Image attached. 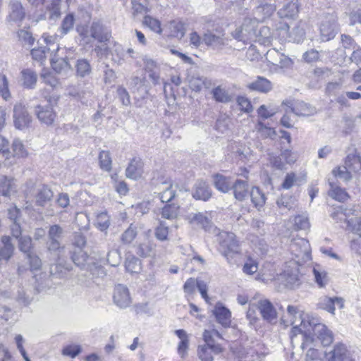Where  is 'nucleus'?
<instances>
[{"label": "nucleus", "mask_w": 361, "mask_h": 361, "mask_svg": "<svg viewBox=\"0 0 361 361\" xmlns=\"http://www.w3.org/2000/svg\"><path fill=\"white\" fill-rule=\"evenodd\" d=\"M299 13L298 0H291L286 3L278 11L281 18H295Z\"/></svg>", "instance_id": "dca6fc26"}, {"label": "nucleus", "mask_w": 361, "mask_h": 361, "mask_svg": "<svg viewBox=\"0 0 361 361\" xmlns=\"http://www.w3.org/2000/svg\"><path fill=\"white\" fill-rule=\"evenodd\" d=\"M265 57L268 63L274 71H277L279 68H288L293 63L292 60L290 58L283 54L280 53L276 49H271L268 50Z\"/></svg>", "instance_id": "0eeeda50"}, {"label": "nucleus", "mask_w": 361, "mask_h": 361, "mask_svg": "<svg viewBox=\"0 0 361 361\" xmlns=\"http://www.w3.org/2000/svg\"><path fill=\"white\" fill-rule=\"evenodd\" d=\"M332 174L336 178H339L343 181H348L351 178L350 173L345 166H338L332 171Z\"/></svg>", "instance_id": "13d9d810"}, {"label": "nucleus", "mask_w": 361, "mask_h": 361, "mask_svg": "<svg viewBox=\"0 0 361 361\" xmlns=\"http://www.w3.org/2000/svg\"><path fill=\"white\" fill-rule=\"evenodd\" d=\"M12 155L17 158H25L28 155L27 150L24 146L23 142L19 139H15L13 141L12 145Z\"/></svg>", "instance_id": "f704fd0d"}, {"label": "nucleus", "mask_w": 361, "mask_h": 361, "mask_svg": "<svg viewBox=\"0 0 361 361\" xmlns=\"http://www.w3.org/2000/svg\"><path fill=\"white\" fill-rule=\"evenodd\" d=\"M257 308L262 318L272 322L276 319L277 313L271 302L267 299H262L257 302Z\"/></svg>", "instance_id": "2eb2a0df"}, {"label": "nucleus", "mask_w": 361, "mask_h": 361, "mask_svg": "<svg viewBox=\"0 0 361 361\" xmlns=\"http://www.w3.org/2000/svg\"><path fill=\"white\" fill-rule=\"evenodd\" d=\"M203 338L206 344L198 346L197 356L202 361H212V352L214 354L223 352V345L219 343V341H223L224 338L216 329L205 330Z\"/></svg>", "instance_id": "f03ea898"}, {"label": "nucleus", "mask_w": 361, "mask_h": 361, "mask_svg": "<svg viewBox=\"0 0 361 361\" xmlns=\"http://www.w3.org/2000/svg\"><path fill=\"white\" fill-rule=\"evenodd\" d=\"M94 39L99 42L109 41L111 37V31L99 20H93Z\"/></svg>", "instance_id": "6ab92c4d"}, {"label": "nucleus", "mask_w": 361, "mask_h": 361, "mask_svg": "<svg viewBox=\"0 0 361 361\" xmlns=\"http://www.w3.org/2000/svg\"><path fill=\"white\" fill-rule=\"evenodd\" d=\"M237 104L240 109L245 113H250L253 110L250 100L245 97H238L237 98Z\"/></svg>", "instance_id": "338daca9"}, {"label": "nucleus", "mask_w": 361, "mask_h": 361, "mask_svg": "<svg viewBox=\"0 0 361 361\" xmlns=\"http://www.w3.org/2000/svg\"><path fill=\"white\" fill-rule=\"evenodd\" d=\"M258 270V262L253 258L248 257L245 262L243 271L246 274L252 275Z\"/></svg>", "instance_id": "6e6d98bb"}, {"label": "nucleus", "mask_w": 361, "mask_h": 361, "mask_svg": "<svg viewBox=\"0 0 361 361\" xmlns=\"http://www.w3.org/2000/svg\"><path fill=\"white\" fill-rule=\"evenodd\" d=\"M258 23L256 21V25L255 27V35L253 36L252 40L257 41L259 43L264 45H269L273 39V35L271 30L267 26H261L259 30Z\"/></svg>", "instance_id": "a211bd4d"}, {"label": "nucleus", "mask_w": 361, "mask_h": 361, "mask_svg": "<svg viewBox=\"0 0 361 361\" xmlns=\"http://www.w3.org/2000/svg\"><path fill=\"white\" fill-rule=\"evenodd\" d=\"M71 259L76 266L82 269L87 267L91 270L92 265H95V263L91 262V259L82 249L75 250L71 255Z\"/></svg>", "instance_id": "f3484780"}, {"label": "nucleus", "mask_w": 361, "mask_h": 361, "mask_svg": "<svg viewBox=\"0 0 361 361\" xmlns=\"http://www.w3.org/2000/svg\"><path fill=\"white\" fill-rule=\"evenodd\" d=\"M47 10L49 11L50 19H57L61 15L60 0H53Z\"/></svg>", "instance_id": "680f3d73"}, {"label": "nucleus", "mask_w": 361, "mask_h": 361, "mask_svg": "<svg viewBox=\"0 0 361 361\" xmlns=\"http://www.w3.org/2000/svg\"><path fill=\"white\" fill-rule=\"evenodd\" d=\"M212 196L210 188L206 182L198 180L195 185L192 197L196 200L207 201Z\"/></svg>", "instance_id": "4be33fe9"}, {"label": "nucleus", "mask_w": 361, "mask_h": 361, "mask_svg": "<svg viewBox=\"0 0 361 361\" xmlns=\"http://www.w3.org/2000/svg\"><path fill=\"white\" fill-rule=\"evenodd\" d=\"M294 225L298 229H307L310 227L309 219L305 214L298 215L294 218Z\"/></svg>", "instance_id": "e2e57ef3"}, {"label": "nucleus", "mask_w": 361, "mask_h": 361, "mask_svg": "<svg viewBox=\"0 0 361 361\" xmlns=\"http://www.w3.org/2000/svg\"><path fill=\"white\" fill-rule=\"evenodd\" d=\"M249 88L260 92L267 93L271 90V82L264 77H258L257 79L248 85Z\"/></svg>", "instance_id": "bb28decb"}, {"label": "nucleus", "mask_w": 361, "mask_h": 361, "mask_svg": "<svg viewBox=\"0 0 361 361\" xmlns=\"http://www.w3.org/2000/svg\"><path fill=\"white\" fill-rule=\"evenodd\" d=\"M281 277L285 286L290 288L298 286L300 284L299 266L288 262Z\"/></svg>", "instance_id": "1a4fd4ad"}, {"label": "nucleus", "mask_w": 361, "mask_h": 361, "mask_svg": "<svg viewBox=\"0 0 361 361\" xmlns=\"http://www.w3.org/2000/svg\"><path fill=\"white\" fill-rule=\"evenodd\" d=\"M154 245L149 243H143L137 245L136 248V253L142 257H150L154 252Z\"/></svg>", "instance_id": "a18cd8bd"}, {"label": "nucleus", "mask_w": 361, "mask_h": 361, "mask_svg": "<svg viewBox=\"0 0 361 361\" xmlns=\"http://www.w3.org/2000/svg\"><path fill=\"white\" fill-rule=\"evenodd\" d=\"M318 306L333 314H334L335 307L333 298H329L326 296L322 298L318 303Z\"/></svg>", "instance_id": "bf43d9fd"}, {"label": "nucleus", "mask_w": 361, "mask_h": 361, "mask_svg": "<svg viewBox=\"0 0 361 361\" xmlns=\"http://www.w3.org/2000/svg\"><path fill=\"white\" fill-rule=\"evenodd\" d=\"M143 167V161L140 158H133L126 169V178L133 180L140 179L144 173Z\"/></svg>", "instance_id": "4468645a"}, {"label": "nucleus", "mask_w": 361, "mask_h": 361, "mask_svg": "<svg viewBox=\"0 0 361 361\" xmlns=\"http://www.w3.org/2000/svg\"><path fill=\"white\" fill-rule=\"evenodd\" d=\"M188 219L191 224H196L204 229H207L210 224L209 219L200 212L190 214L188 216Z\"/></svg>", "instance_id": "e433bc0d"}, {"label": "nucleus", "mask_w": 361, "mask_h": 361, "mask_svg": "<svg viewBox=\"0 0 361 361\" xmlns=\"http://www.w3.org/2000/svg\"><path fill=\"white\" fill-rule=\"evenodd\" d=\"M76 71L78 75L85 77L91 73V67L89 62L85 59H79L76 63Z\"/></svg>", "instance_id": "8fccbe9b"}, {"label": "nucleus", "mask_w": 361, "mask_h": 361, "mask_svg": "<svg viewBox=\"0 0 361 361\" xmlns=\"http://www.w3.org/2000/svg\"><path fill=\"white\" fill-rule=\"evenodd\" d=\"M161 214L164 219H176L179 214V207L176 204H167L162 208Z\"/></svg>", "instance_id": "79ce46f5"}, {"label": "nucleus", "mask_w": 361, "mask_h": 361, "mask_svg": "<svg viewBox=\"0 0 361 361\" xmlns=\"http://www.w3.org/2000/svg\"><path fill=\"white\" fill-rule=\"evenodd\" d=\"M251 200L255 207L259 209L264 206L266 197L258 188H252L250 192Z\"/></svg>", "instance_id": "c9c22d12"}, {"label": "nucleus", "mask_w": 361, "mask_h": 361, "mask_svg": "<svg viewBox=\"0 0 361 361\" xmlns=\"http://www.w3.org/2000/svg\"><path fill=\"white\" fill-rule=\"evenodd\" d=\"M287 310L293 326L290 336L293 345L302 341L300 346L304 350L310 344H314V347L317 343H320L324 346H328L333 342L332 332L324 324L317 323L314 319L310 320L298 312L295 307L289 305Z\"/></svg>", "instance_id": "f257e3e1"}, {"label": "nucleus", "mask_w": 361, "mask_h": 361, "mask_svg": "<svg viewBox=\"0 0 361 361\" xmlns=\"http://www.w3.org/2000/svg\"><path fill=\"white\" fill-rule=\"evenodd\" d=\"M345 230L361 238V218L354 217L348 221Z\"/></svg>", "instance_id": "37998d69"}, {"label": "nucleus", "mask_w": 361, "mask_h": 361, "mask_svg": "<svg viewBox=\"0 0 361 361\" xmlns=\"http://www.w3.org/2000/svg\"><path fill=\"white\" fill-rule=\"evenodd\" d=\"M212 315L219 324L223 327L226 326V307L222 302H219L215 305Z\"/></svg>", "instance_id": "72a5a7b5"}, {"label": "nucleus", "mask_w": 361, "mask_h": 361, "mask_svg": "<svg viewBox=\"0 0 361 361\" xmlns=\"http://www.w3.org/2000/svg\"><path fill=\"white\" fill-rule=\"evenodd\" d=\"M50 47H40L37 49H33L31 51V55L33 59L36 61H42L45 57L47 53V51L50 50Z\"/></svg>", "instance_id": "69168bd1"}, {"label": "nucleus", "mask_w": 361, "mask_h": 361, "mask_svg": "<svg viewBox=\"0 0 361 361\" xmlns=\"http://www.w3.org/2000/svg\"><path fill=\"white\" fill-rule=\"evenodd\" d=\"M233 194L239 201H243L247 196L248 194V185L247 182L241 180H237L233 187Z\"/></svg>", "instance_id": "c85d7f7f"}, {"label": "nucleus", "mask_w": 361, "mask_h": 361, "mask_svg": "<svg viewBox=\"0 0 361 361\" xmlns=\"http://www.w3.org/2000/svg\"><path fill=\"white\" fill-rule=\"evenodd\" d=\"M35 113L39 121L47 126H51L56 118V113L50 106L38 105L35 107Z\"/></svg>", "instance_id": "ddd939ff"}, {"label": "nucleus", "mask_w": 361, "mask_h": 361, "mask_svg": "<svg viewBox=\"0 0 361 361\" xmlns=\"http://www.w3.org/2000/svg\"><path fill=\"white\" fill-rule=\"evenodd\" d=\"M125 267L126 270L131 274H137L142 269L140 261L133 255H129L126 257Z\"/></svg>", "instance_id": "2f4dec72"}, {"label": "nucleus", "mask_w": 361, "mask_h": 361, "mask_svg": "<svg viewBox=\"0 0 361 361\" xmlns=\"http://www.w3.org/2000/svg\"><path fill=\"white\" fill-rule=\"evenodd\" d=\"M283 105L286 106L285 111L286 113H294L300 116H310L316 114V109L304 102H297L293 105L290 102H283Z\"/></svg>", "instance_id": "9d476101"}, {"label": "nucleus", "mask_w": 361, "mask_h": 361, "mask_svg": "<svg viewBox=\"0 0 361 361\" xmlns=\"http://www.w3.org/2000/svg\"><path fill=\"white\" fill-rule=\"evenodd\" d=\"M175 334L180 340L178 345V352L182 357H184L189 346L188 335L183 329L176 330Z\"/></svg>", "instance_id": "cd10ccee"}, {"label": "nucleus", "mask_w": 361, "mask_h": 361, "mask_svg": "<svg viewBox=\"0 0 361 361\" xmlns=\"http://www.w3.org/2000/svg\"><path fill=\"white\" fill-rule=\"evenodd\" d=\"M351 210L343 207H339L331 214V217L337 222L344 221L348 225V217L351 214Z\"/></svg>", "instance_id": "a19ab883"}, {"label": "nucleus", "mask_w": 361, "mask_h": 361, "mask_svg": "<svg viewBox=\"0 0 361 361\" xmlns=\"http://www.w3.org/2000/svg\"><path fill=\"white\" fill-rule=\"evenodd\" d=\"M51 64L52 68L59 73L65 72L71 68V66L66 59L62 57H57L56 54L51 59Z\"/></svg>", "instance_id": "c756f323"}, {"label": "nucleus", "mask_w": 361, "mask_h": 361, "mask_svg": "<svg viewBox=\"0 0 361 361\" xmlns=\"http://www.w3.org/2000/svg\"><path fill=\"white\" fill-rule=\"evenodd\" d=\"M18 239V249L26 255L33 252V243L32 238L28 235H23Z\"/></svg>", "instance_id": "58836bf2"}, {"label": "nucleus", "mask_w": 361, "mask_h": 361, "mask_svg": "<svg viewBox=\"0 0 361 361\" xmlns=\"http://www.w3.org/2000/svg\"><path fill=\"white\" fill-rule=\"evenodd\" d=\"M171 35L181 39L185 35L184 25L181 22L173 21L170 23Z\"/></svg>", "instance_id": "3c124183"}, {"label": "nucleus", "mask_w": 361, "mask_h": 361, "mask_svg": "<svg viewBox=\"0 0 361 361\" xmlns=\"http://www.w3.org/2000/svg\"><path fill=\"white\" fill-rule=\"evenodd\" d=\"M155 238L160 241H166L168 240L169 227L163 222H160L159 225L154 231Z\"/></svg>", "instance_id": "4d7b16f0"}, {"label": "nucleus", "mask_w": 361, "mask_h": 361, "mask_svg": "<svg viewBox=\"0 0 361 361\" xmlns=\"http://www.w3.org/2000/svg\"><path fill=\"white\" fill-rule=\"evenodd\" d=\"M143 24L157 33L160 34L161 32V23L150 16H145Z\"/></svg>", "instance_id": "864d4df0"}, {"label": "nucleus", "mask_w": 361, "mask_h": 361, "mask_svg": "<svg viewBox=\"0 0 361 361\" xmlns=\"http://www.w3.org/2000/svg\"><path fill=\"white\" fill-rule=\"evenodd\" d=\"M289 251L292 255V264L300 266L311 259V248L309 242L302 238H295L291 240Z\"/></svg>", "instance_id": "7ed1b4c3"}, {"label": "nucleus", "mask_w": 361, "mask_h": 361, "mask_svg": "<svg viewBox=\"0 0 361 361\" xmlns=\"http://www.w3.org/2000/svg\"><path fill=\"white\" fill-rule=\"evenodd\" d=\"M313 274L315 279V282L319 287L325 286L328 281L329 277L327 273L323 270L319 266H315L313 268Z\"/></svg>", "instance_id": "4c0bfd02"}, {"label": "nucleus", "mask_w": 361, "mask_h": 361, "mask_svg": "<svg viewBox=\"0 0 361 361\" xmlns=\"http://www.w3.org/2000/svg\"><path fill=\"white\" fill-rule=\"evenodd\" d=\"M203 77L192 76L189 80L190 87L195 92H200L204 85Z\"/></svg>", "instance_id": "774afa93"}, {"label": "nucleus", "mask_w": 361, "mask_h": 361, "mask_svg": "<svg viewBox=\"0 0 361 361\" xmlns=\"http://www.w3.org/2000/svg\"><path fill=\"white\" fill-rule=\"evenodd\" d=\"M319 30L322 41L332 39L338 32L336 16L333 13L324 15L320 23Z\"/></svg>", "instance_id": "423d86ee"}, {"label": "nucleus", "mask_w": 361, "mask_h": 361, "mask_svg": "<svg viewBox=\"0 0 361 361\" xmlns=\"http://www.w3.org/2000/svg\"><path fill=\"white\" fill-rule=\"evenodd\" d=\"M278 30H283L286 33H288L289 37L298 43L302 41L305 36V31L303 27V24L301 22H300L290 33L288 32L289 25L286 23L282 24L280 27H278Z\"/></svg>", "instance_id": "412c9836"}, {"label": "nucleus", "mask_w": 361, "mask_h": 361, "mask_svg": "<svg viewBox=\"0 0 361 361\" xmlns=\"http://www.w3.org/2000/svg\"><path fill=\"white\" fill-rule=\"evenodd\" d=\"M20 74L23 86L27 89H33L37 80L36 73L31 69L27 68L23 70Z\"/></svg>", "instance_id": "a878e982"}, {"label": "nucleus", "mask_w": 361, "mask_h": 361, "mask_svg": "<svg viewBox=\"0 0 361 361\" xmlns=\"http://www.w3.org/2000/svg\"><path fill=\"white\" fill-rule=\"evenodd\" d=\"M145 71L149 73V77L154 84L159 82V66L157 63L152 59L147 56L143 58Z\"/></svg>", "instance_id": "b1692460"}, {"label": "nucleus", "mask_w": 361, "mask_h": 361, "mask_svg": "<svg viewBox=\"0 0 361 361\" xmlns=\"http://www.w3.org/2000/svg\"><path fill=\"white\" fill-rule=\"evenodd\" d=\"M0 95L5 100H8L11 98L8 81L6 76L3 74H0Z\"/></svg>", "instance_id": "5fc2aeb1"}, {"label": "nucleus", "mask_w": 361, "mask_h": 361, "mask_svg": "<svg viewBox=\"0 0 361 361\" xmlns=\"http://www.w3.org/2000/svg\"><path fill=\"white\" fill-rule=\"evenodd\" d=\"M16 191L15 180L12 178L2 176L0 177V194L9 197Z\"/></svg>", "instance_id": "5701e85b"}, {"label": "nucleus", "mask_w": 361, "mask_h": 361, "mask_svg": "<svg viewBox=\"0 0 361 361\" xmlns=\"http://www.w3.org/2000/svg\"><path fill=\"white\" fill-rule=\"evenodd\" d=\"M276 9L275 1L270 0L269 2H266L259 6L257 8V11L262 13L264 17H269L274 13Z\"/></svg>", "instance_id": "09e8293b"}, {"label": "nucleus", "mask_w": 361, "mask_h": 361, "mask_svg": "<svg viewBox=\"0 0 361 361\" xmlns=\"http://www.w3.org/2000/svg\"><path fill=\"white\" fill-rule=\"evenodd\" d=\"M99 163L100 168L104 171L109 172L112 169V159L111 153L107 150H102L99 154Z\"/></svg>", "instance_id": "473e14b6"}, {"label": "nucleus", "mask_w": 361, "mask_h": 361, "mask_svg": "<svg viewBox=\"0 0 361 361\" xmlns=\"http://www.w3.org/2000/svg\"><path fill=\"white\" fill-rule=\"evenodd\" d=\"M256 20L251 19H246L240 29H237L233 33V37L238 41L251 40L255 35Z\"/></svg>", "instance_id": "9b49d317"}, {"label": "nucleus", "mask_w": 361, "mask_h": 361, "mask_svg": "<svg viewBox=\"0 0 361 361\" xmlns=\"http://www.w3.org/2000/svg\"><path fill=\"white\" fill-rule=\"evenodd\" d=\"M32 121V118L28 114L25 106L21 103H17L13 108L14 126L18 129L27 128Z\"/></svg>", "instance_id": "6e6552de"}, {"label": "nucleus", "mask_w": 361, "mask_h": 361, "mask_svg": "<svg viewBox=\"0 0 361 361\" xmlns=\"http://www.w3.org/2000/svg\"><path fill=\"white\" fill-rule=\"evenodd\" d=\"M18 40L24 47H31L35 42L32 33L27 30L21 29L17 32Z\"/></svg>", "instance_id": "c03bdc74"}, {"label": "nucleus", "mask_w": 361, "mask_h": 361, "mask_svg": "<svg viewBox=\"0 0 361 361\" xmlns=\"http://www.w3.org/2000/svg\"><path fill=\"white\" fill-rule=\"evenodd\" d=\"M121 261L120 252L117 250H112L108 252L107 262L112 267L118 266Z\"/></svg>", "instance_id": "0e129e2a"}, {"label": "nucleus", "mask_w": 361, "mask_h": 361, "mask_svg": "<svg viewBox=\"0 0 361 361\" xmlns=\"http://www.w3.org/2000/svg\"><path fill=\"white\" fill-rule=\"evenodd\" d=\"M77 32L85 43H90L94 39L93 22L90 25H83L78 26Z\"/></svg>", "instance_id": "7c9ffc66"}, {"label": "nucleus", "mask_w": 361, "mask_h": 361, "mask_svg": "<svg viewBox=\"0 0 361 361\" xmlns=\"http://www.w3.org/2000/svg\"><path fill=\"white\" fill-rule=\"evenodd\" d=\"M110 225V219L106 212H101L97 216L95 226L102 231L108 229Z\"/></svg>", "instance_id": "de8ad7c7"}, {"label": "nucleus", "mask_w": 361, "mask_h": 361, "mask_svg": "<svg viewBox=\"0 0 361 361\" xmlns=\"http://www.w3.org/2000/svg\"><path fill=\"white\" fill-rule=\"evenodd\" d=\"M26 16L25 8L20 0H10L8 4L6 21L10 25L20 26Z\"/></svg>", "instance_id": "39448f33"}, {"label": "nucleus", "mask_w": 361, "mask_h": 361, "mask_svg": "<svg viewBox=\"0 0 361 361\" xmlns=\"http://www.w3.org/2000/svg\"><path fill=\"white\" fill-rule=\"evenodd\" d=\"M137 235L136 228L132 225L121 235V240L123 243L129 244L133 241Z\"/></svg>", "instance_id": "052dcab7"}, {"label": "nucleus", "mask_w": 361, "mask_h": 361, "mask_svg": "<svg viewBox=\"0 0 361 361\" xmlns=\"http://www.w3.org/2000/svg\"><path fill=\"white\" fill-rule=\"evenodd\" d=\"M250 226L252 229L256 231L258 235L254 233H250L247 235V239L256 252L264 255L268 250V245L264 239L262 238L265 234V230L264 228V222L260 219H253Z\"/></svg>", "instance_id": "20e7f679"}, {"label": "nucleus", "mask_w": 361, "mask_h": 361, "mask_svg": "<svg viewBox=\"0 0 361 361\" xmlns=\"http://www.w3.org/2000/svg\"><path fill=\"white\" fill-rule=\"evenodd\" d=\"M228 251L234 254L240 252V243L233 233H227V255H228Z\"/></svg>", "instance_id": "ea45409f"}, {"label": "nucleus", "mask_w": 361, "mask_h": 361, "mask_svg": "<svg viewBox=\"0 0 361 361\" xmlns=\"http://www.w3.org/2000/svg\"><path fill=\"white\" fill-rule=\"evenodd\" d=\"M26 259L28 260L30 269L32 271L39 270L41 269L42 265V260L34 252L26 255Z\"/></svg>", "instance_id": "603ef678"}, {"label": "nucleus", "mask_w": 361, "mask_h": 361, "mask_svg": "<svg viewBox=\"0 0 361 361\" xmlns=\"http://www.w3.org/2000/svg\"><path fill=\"white\" fill-rule=\"evenodd\" d=\"M330 189L328 192L329 195L334 200L338 202H345L350 197L345 189L337 185L335 183L329 180Z\"/></svg>", "instance_id": "393cba45"}, {"label": "nucleus", "mask_w": 361, "mask_h": 361, "mask_svg": "<svg viewBox=\"0 0 361 361\" xmlns=\"http://www.w3.org/2000/svg\"><path fill=\"white\" fill-rule=\"evenodd\" d=\"M163 191L159 193L160 200L162 202H170L176 195V190L171 183H166Z\"/></svg>", "instance_id": "49530a36"}, {"label": "nucleus", "mask_w": 361, "mask_h": 361, "mask_svg": "<svg viewBox=\"0 0 361 361\" xmlns=\"http://www.w3.org/2000/svg\"><path fill=\"white\" fill-rule=\"evenodd\" d=\"M113 299L114 303L120 308H126L132 302L129 290L126 286L123 284H118L115 286Z\"/></svg>", "instance_id": "f8f14e48"}, {"label": "nucleus", "mask_w": 361, "mask_h": 361, "mask_svg": "<svg viewBox=\"0 0 361 361\" xmlns=\"http://www.w3.org/2000/svg\"><path fill=\"white\" fill-rule=\"evenodd\" d=\"M54 196L53 191L45 185L39 186L35 195V203L37 206L44 207Z\"/></svg>", "instance_id": "aec40b11"}]
</instances>
